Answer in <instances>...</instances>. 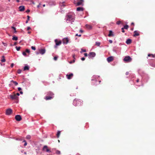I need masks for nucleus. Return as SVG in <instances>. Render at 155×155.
Returning a JSON list of instances; mask_svg holds the SVG:
<instances>
[{"label": "nucleus", "mask_w": 155, "mask_h": 155, "mask_svg": "<svg viewBox=\"0 0 155 155\" xmlns=\"http://www.w3.org/2000/svg\"><path fill=\"white\" fill-rule=\"evenodd\" d=\"M18 91H20L21 90V87H19L18 88Z\"/></svg>", "instance_id": "47"}, {"label": "nucleus", "mask_w": 155, "mask_h": 155, "mask_svg": "<svg viewBox=\"0 0 155 155\" xmlns=\"http://www.w3.org/2000/svg\"><path fill=\"white\" fill-rule=\"evenodd\" d=\"M85 26L86 28L90 30V29H92V27L91 25H89L88 24H86Z\"/></svg>", "instance_id": "17"}, {"label": "nucleus", "mask_w": 155, "mask_h": 155, "mask_svg": "<svg viewBox=\"0 0 155 155\" xmlns=\"http://www.w3.org/2000/svg\"><path fill=\"white\" fill-rule=\"evenodd\" d=\"M134 37H136L137 36H139V34L138 33V32L135 31L134 32Z\"/></svg>", "instance_id": "19"}, {"label": "nucleus", "mask_w": 155, "mask_h": 155, "mask_svg": "<svg viewBox=\"0 0 155 155\" xmlns=\"http://www.w3.org/2000/svg\"><path fill=\"white\" fill-rule=\"evenodd\" d=\"M31 29V28L29 27H28L27 28V30L28 31Z\"/></svg>", "instance_id": "48"}, {"label": "nucleus", "mask_w": 155, "mask_h": 155, "mask_svg": "<svg viewBox=\"0 0 155 155\" xmlns=\"http://www.w3.org/2000/svg\"><path fill=\"white\" fill-rule=\"evenodd\" d=\"M15 119L17 121H20L21 120V118L20 115H17L15 117Z\"/></svg>", "instance_id": "7"}, {"label": "nucleus", "mask_w": 155, "mask_h": 155, "mask_svg": "<svg viewBox=\"0 0 155 155\" xmlns=\"http://www.w3.org/2000/svg\"><path fill=\"white\" fill-rule=\"evenodd\" d=\"M9 96L10 98L12 100H17L18 98V97L16 96L15 94L13 95H10Z\"/></svg>", "instance_id": "5"}, {"label": "nucleus", "mask_w": 155, "mask_h": 155, "mask_svg": "<svg viewBox=\"0 0 155 155\" xmlns=\"http://www.w3.org/2000/svg\"><path fill=\"white\" fill-rule=\"evenodd\" d=\"M82 51L83 52H85L86 51V50H82Z\"/></svg>", "instance_id": "60"}, {"label": "nucleus", "mask_w": 155, "mask_h": 155, "mask_svg": "<svg viewBox=\"0 0 155 155\" xmlns=\"http://www.w3.org/2000/svg\"><path fill=\"white\" fill-rule=\"evenodd\" d=\"M76 36H78L79 37H81V35H78V34H76L75 35Z\"/></svg>", "instance_id": "54"}, {"label": "nucleus", "mask_w": 155, "mask_h": 155, "mask_svg": "<svg viewBox=\"0 0 155 155\" xmlns=\"http://www.w3.org/2000/svg\"><path fill=\"white\" fill-rule=\"evenodd\" d=\"M43 150L46 152H51V151L48 148V147L46 145L44 146L43 147Z\"/></svg>", "instance_id": "6"}, {"label": "nucleus", "mask_w": 155, "mask_h": 155, "mask_svg": "<svg viewBox=\"0 0 155 155\" xmlns=\"http://www.w3.org/2000/svg\"><path fill=\"white\" fill-rule=\"evenodd\" d=\"M56 153L57 154H60L61 152L60 151L58 150H57L56 151Z\"/></svg>", "instance_id": "37"}, {"label": "nucleus", "mask_w": 155, "mask_h": 155, "mask_svg": "<svg viewBox=\"0 0 155 155\" xmlns=\"http://www.w3.org/2000/svg\"><path fill=\"white\" fill-rule=\"evenodd\" d=\"M131 41H132V40L131 39H128L127 40V41H126V43L127 44H129L131 43Z\"/></svg>", "instance_id": "22"}, {"label": "nucleus", "mask_w": 155, "mask_h": 155, "mask_svg": "<svg viewBox=\"0 0 155 155\" xmlns=\"http://www.w3.org/2000/svg\"><path fill=\"white\" fill-rule=\"evenodd\" d=\"M20 93L21 94H22L23 93V92L22 91H20Z\"/></svg>", "instance_id": "63"}, {"label": "nucleus", "mask_w": 155, "mask_h": 155, "mask_svg": "<svg viewBox=\"0 0 155 155\" xmlns=\"http://www.w3.org/2000/svg\"><path fill=\"white\" fill-rule=\"evenodd\" d=\"M114 36V35L113 34L112 31L111 30L110 31L108 35V36L109 37H111V36Z\"/></svg>", "instance_id": "21"}, {"label": "nucleus", "mask_w": 155, "mask_h": 155, "mask_svg": "<svg viewBox=\"0 0 155 155\" xmlns=\"http://www.w3.org/2000/svg\"><path fill=\"white\" fill-rule=\"evenodd\" d=\"M72 16L71 15H67V20L70 21L73 19Z\"/></svg>", "instance_id": "12"}, {"label": "nucleus", "mask_w": 155, "mask_h": 155, "mask_svg": "<svg viewBox=\"0 0 155 155\" xmlns=\"http://www.w3.org/2000/svg\"><path fill=\"white\" fill-rule=\"evenodd\" d=\"M139 81V79H137L136 81L137 82H138Z\"/></svg>", "instance_id": "59"}, {"label": "nucleus", "mask_w": 155, "mask_h": 155, "mask_svg": "<svg viewBox=\"0 0 155 155\" xmlns=\"http://www.w3.org/2000/svg\"><path fill=\"white\" fill-rule=\"evenodd\" d=\"M73 104L75 106H81L83 104V101L80 99H75L74 101Z\"/></svg>", "instance_id": "1"}, {"label": "nucleus", "mask_w": 155, "mask_h": 155, "mask_svg": "<svg viewBox=\"0 0 155 155\" xmlns=\"http://www.w3.org/2000/svg\"><path fill=\"white\" fill-rule=\"evenodd\" d=\"M13 66H14V64L13 63H12L11 64V68H12L13 67Z\"/></svg>", "instance_id": "53"}, {"label": "nucleus", "mask_w": 155, "mask_h": 155, "mask_svg": "<svg viewBox=\"0 0 155 155\" xmlns=\"http://www.w3.org/2000/svg\"><path fill=\"white\" fill-rule=\"evenodd\" d=\"M17 140H21L22 139L21 138H17L16 139Z\"/></svg>", "instance_id": "52"}, {"label": "nucleus", "mask_w": 155, "mask_h": 155, "mask_svg": "<svg viewBox=\"0 0 155 155\" xmlns=\"http://www.w3.org/2000/svg\"><path fill=\"white\" fill-rule=\"evenodd\" d=\"M152 66L153 67H155V65L154 64H152Z\"/></svg>", "instance_id": "61"}, {"label": "nucleus", "mask_w": 155, "mask_h": 155, "mask_svg": "<svg viewBox=\"0 0 155 155\" xmlns=\"http://www.w3.org/2000/svg\"><path fill=\"white\" fill-rule=\"evenodd\" d=\"M84 55L85 57H87V53H85L84 54Z\"/></svg>", "instance_id": "51"}, {"label": "nucleus", "mask_w": 155, "mask_h": 155, "mask_svg": "<svg viewBox=\"0 0 155 155\" xmlns=\"http://www.w3.org/2000/svg\"><path fill=\"white\" fill-rule=\"evenodd\" d=\"M60 134H61V131H58L57 132V136L58 138L59 137Z\"/></svg>", "instance_id": "26"}, {"label": "nucleus", "mask_w": 155, "mask_h": 155, "mask_svg": "<svg viewBox=\"0 0 155 155\" xmlns=\"http://www.w3.org/2000/svg\"><path fill=\"white\" fill-rule=\"evenodd\" d=\"M39 52L40 54H43L45 53V49H41L39 50Z\"/></svg>", "instance_id": "18"}, {"label": "nucleus", "mask_w": 155, "mask_h": 155, "mask_svg": "<svg viewBox=\"0 0 155 155\" xmlns=\"http://www.w3.org/2000/svg\"><path fill=\"white\" fill-rule=\"evenodd\" d=\"M95 53L94 52H90L88 55V58L89 59L92 58L95 56Z\"/></svg>", "instance_id": "4"}, {"label": "nucleus", "mask_w": 155, "mask_h": 155, "mask_svg": "<svg viewBox=\"0 0 155 155\" xmlns=\"http://www.w3.org/2000/svg\"><path fill=\"white\" fill-rule=\"evenodd\" d=\"M83 31H83V30H81H81H80V32L81 33H83Z\"/></svg>", "instance_id": "55"}, {"label": "nucleus", "mask_w": 155, "mask_h": 155, "mask_svg": "<svg viewBox=\"0 0 155 155\" xmlns=\"http://www.w3.org/2000/svg\"><path fill=\"white\" fill-rule=\"evenodd\" d=\"M11 82H13L14 84H15V85L16 86H17V85H18V83L15 81L12 80L11 81Z\"/></svg>", "instance_id": "27"}, {"label": "nucleus", "mask_w": 155, "mask_h": 155, "mask_svg": "<svg viewBox=\"0 0 155 155\" xmlns=\"http://www.w3.org/2000/svg\"><path fill=\"white\" fill-rule=\"evenodd\" d=\"M26 12L28 13V12H30V10L29 9H28L26 11Z\"/></svg>", "instance_id": "56"}, {"label": "nucleus", "mask_w": 155, "mask_h": 155, "mask_svg": "<svg viewBox=\"0 0 155 155\" xmlns=\"http://www.w3.org/2000/svg\"><path fill=\"white\" fill-rule=\"evenodd\" d=\"M22 54L25 56H26V52L25 51L23 52H22Z\"/></svg>", "instance_id": "42"}, {"label": "nucleus", "mask_w": 155, "mask_h": 155, "mask_svg": "<svg viewBox=\"0 0 155 155\" xmlns=\"http://www.w3.org/2000/svg\"><path fill=\"white\" fill-rule=\"evenodd\" d=\"M100 45V42H96L95 43V45L99 46Z\"/></svg>", "instance_id": "33"}, {"label": "nucleus", "mask_w": 155, "mask_h": 155, "mask_svg": "<svg viewBox=\"0 0 155 155\" xmlns=\"http://www.w3.org/2000/svg\"><path fill=\"white\" fill-rule=\"evenodd\" d=\"M52 98H53V97H50L49 96H48V95L46 96L45 97V99L46 100H51V99H52Z\"/></svg>", "instance_id": "16"}, {"label": "nucleus", "mask_w": 155, "mask_h": 155, "mask_svg": "<svg viewBox=\"0 0 155 155\" xmlns=\"http://www.w3.org/2000/svg\"><path fill=\"white\" fill-rule=\"evenodd\" d=\"M27 20H26L25 22L26 23H28V21L29 20V18H30V17L29 15H28L27 16Z\"/></svg>", "instance_id": "32"}, {"label": "nucleus", "mask_w": 155, "mask_h": 155, "mask_svg": "<svg viewBox=\"0 0 155 155\" xmlns=\"http://www.w3.org/2000/svg\"><path fill=\"white\" fill-rule=\"evenodd\" d=\"M85 58L84 57H83V58H81V60H82L83 61H84L85 60Z\"/></svg>", "instance_id": "49"}, {"label": "nucleus", "mask_w": 155, "mask_h": 155, "mask_svg": "<svg viewBox=\"0 0 155 155\" xmlns=\"http://www.w3.org/2000/svg\"><path fill=\"white\" fill-rule=\"evenodd\" d=\"M12 28L14 30V33H16L17 32L16 30V28L15 27L12 26Z\"/></svg>", "instance_id": "34"}, {"label": "nucleus", "mask_w": 155, "mask_h": 155, "mask_svg": "<svg viewBox=\"0 0 155 155\" xmlns=\"http://www.w3.org/2000/svg\"><path fill=\"white\" fill-rule=\"evenodd\" d=\"M58 57L56 56H55L54 57V60L56 61Z\"/></svg>", "instance_id": "44"}, {"label": "nucleus", "mask_w": 155, "mask_h": 155, "mask_svg": "<svg viewBox=\"0 0 155 155\" xmlns=\"http://www.w3.org/2000/svg\"><path fill=\"white\" fill-rule=\"evenodd\" d=\"M109 41L110 43H112L113 42L111 40H109Z\"/></svg>", "instance_id": "50"}, {"label": "nucleus", "mask_w": 155, "mask_h": 155, "mask_svg": "<svg viewBox=\"0 0 155 155\" xmlns=\"http://www.w3.org/2000/svg\"><path fill=\"white\" fill-rule=\"evenodd\" d=\"M31 48L32 50H36V48H35V47H34V46H31Z\"/></svg>", "instance_id": "41"}, {"label": "nucleus", "mask_w": 155, "mask_h": 155, "mask_svg": "<svg viewBox=\"0 0 155 155\" xmlns=\"http://www.w3.org/2000/svg\"><path fill=\"white\" fill-rule=\"evenodd\" d=\"M16 96H18L19 95V93H17L16 94Z\"/></svg>", "instance_id": "57"}, {"label": "nucleus", "mask_w": 155, "mask_h": 155, "mask_svg": "<svg viewBox=\"0 0 155 155\" xmlns=\"http://www.w3.org/2000/svg\"><path fill=\"white\" fill-rule=\"evenodd\" d=\"M23 142H24L25 143L24 144V146H25L27 145V143L26 142V141L25 140H24L23 141Z\"/></svg>", "instance_id": "36"}, {"label": "nucleus", "mask_w": 155, "mask_h": 155, "mask_svg": "<svg viewBox=\"0 0 155 155\" xmlns=\"http://www.w3.org/2000/svg\"><path fill=\"white\" fill-rule=\"evenodd\" d=\"M1 61L2 62H4L5 61V59L4 56H2V58L1 60Z\"/></svg>", "instance_id": "24"}, {"label": "nucleus", "mask_w": 155, "mask_h": 155, "mask_svg": "<svg viewBox=\"0 0 155 155\" xmlns=\"http://www.w3.org/2000/svg\"><path fill=\"white\" fill-rule=\"evenodd\" d=\"M148 56L151 57L152 58H155V54H149L148 55Z\"/></svg>", "instance_id": "25"}, {"label": "nucleus", "mask_w": 155, "mask_h": 155, "mask_svg": "<svg viewBox=\"0 0 155 155\" xmlns=\"http://www.w3.org/2000/svg\"><path fill=\"white\" fill-rule=\"evenodd\" d=\"M2 43L4 46H7V45L6 43H5L4 42H3Z\"/></svg>", "instance_id": "46"}, {"label": "nucleus", "mask_w": 155, "mask_h": 155, "mask_svg": "<svg viewBox=\"0 0 155 155\" xmlns=\"http://www.w3.org/2000/svg\"><path fill=\"white\" fill-rule=\"evenodd\" d=\"M54 94L51 91H48L47 93V95L50 97H53V98L54 97Z\"/></svg>", "instance_id": "11"}, {"label": "nucleus", "mask_w": 155, "mask_h": 155, "mask_svg": "<svg viewBox=\"0 0 155 155\" xmlns=\"http://www.w3.org/2000/svg\"><path fill=\"white\" fill-rule=\"evenodd\" d=\"M124 28H121L122 32L123 33H124L125 32V31L124 30Z\"/></svg>", "instance_id": "45"}, {"label": "nucleus", "mask_w": 155, "mask_h": 155, "mask_svg": "<svg viewBox=\"0 0 155 155\" xmlns=\"http://www.w3.org/2000/svg\"><path fill=\"white\" fill-rule=\"evenodd\" d=\"M83 10L84 8L82 7H79L77 8V11H83Z\"/></svg>", "instance_id": "20"}, {"label": "nucleus", "mask_w": 155, "mask_h": 155, "mask_svg": "<svg viewBox=\"0 0 155 155\" xmlns=\"http://www.w3.org/2000/svg\"><path fill=\"white\" fill-rule=\"evenodd\" d=\"M77 2L76 3H75V4L76 5V6H79L80 5H83V0H78L77 1Z\"/></svg>", "instance_id": "3"}, {"label": "nucleus", "mask_w": 155, "mask_h": 155, "mask_svg": "<svg viewBox=\"0 0 155 155\" xmlns=\"http://www.w3.org/2000/svg\"><path fill=\"white\" fill-rule=\"evenodd\" d=\"M55 42L56 43V46L60 45L61 43V41H58L56 39L55 40Z\"/></svg>", "instance_id": "14"}, {"label": "nucleus", "mask_w": 155, "mask_h": 155, "mask_svg": "<svg viewBox=\"0 0 155 155\" xmlns=\"http://www.w3.org/2000/svg\"><path fill=\"white\" fill-rule=\"evenodd\" d=\"M74 62H75V60L74 59L73 60V61H70V62H69V63L70 64H72V63Z\"/></svg>", "instance_id": "43"}, {"label": "nucleus", "mask_w": 155, "mask_h": 155, "mask_svg": "<svg viewBox=\"0 0 155 155\" xmlns=\"http://www.w3.org/2000/svg\"><path fill=\"white\" fill-rule=\"evenodd\" d=\"M16 48L17 50L18 51L20 50V49L21 48V47H17L16 46Z\"/></svg>", "instance_id": "38"}, {"label": "nucleus", "mask_w": 155, "mask_h": 155, "mask_svg": "<svg viewBox=\"0 0 155 155\" xmlns=\"http://www.w3.org/2000/svg\"><path fill=\"white\" fill-rule=\"evenodd\" d=\"M68 38H64L63 39V42L64 44H67L68 42Z\"/></svg>", "instance_id": "13"}, {"label": "nucleus", "mask_w": 155, "mask_h": 155, "mask_svg": "<svg viewBox=\"0 0 155 155\" xmlns=\"http://www.w3.org/2000/svg\"><path fill=\"white\" fill-rule=\"evenodd\" d=\"M114 60V58L112 56H110L107 58V61L108 62H110Z\"/></svg>", "instance_id": "10"}, {"label": "nucleus", "mask_w": 155, "mask_h": 155, "mask_svg": "<svg viewBox=\"0 0 155 155\" xmlns=\"http://www.w3.org/2000/svg\"><path fill=\"white\" fill-rule=\"evenodd\" d=\"M29 69V67L28 66H25L24 68V71H26V70H28Z\"/></svg>", "instance_id": "23"}, {"label": "nucleus", "mask_w": 155, "mask_h": 155, "mask_svg": "<svg viewBox=\"0 0 155 155\" xmlns=\"http://www.w3.org/2000/svg\"><path fill=\"white\" fill-rule=\"evenodd\" d=\"M131 25H134V23H133V22H132L131 23Z\"/></svg>", "instance_id": "64"}, {"label": "nucleus", "mask_w": 155, "mask_h": 155, "mask_svg": "<svg viewBox=\"0 0 155 155\" xmlns=\"http://www.w3.org/2000/svg\"><path fill=\"white\" fill-rule=\"evenodd\" d=\"M12 112V110L11 109H8L6 110V114L7 115H10Z\"/></svg>", "instance_id": "8"}, {"label": "nucleus", "mask_w": 155, "mask_h": 155, "mask_svg": "<svg viewBox=\"0 0 155 155\" xmlns=\"http://www.w3.org/2000/svg\"><path fill=\"white\" fill-rule=\"evenodd\" d=\"M31 136L30 135H28L26 136V138L27 139L29 140L31 138Z\"/></svg>", "instance_id": "31"}, {"label": "nucleus", "mask_w": 155, "mask_h": 155, "mask_svg": "<svg viewBox=\"0 0 155 155\" xmlns=\"http://www.w3.org/2000/svg\"><path fill=\"white\" fill-rule=\"evenodd\" d=\"M129 28V26L128 25H125L124 26V28L126 29H127Z\"/></svg>", "instance_id": "30"}, {"label": "nucleus", "mask_w": 155, "mask_h": 155, "mask_svg": "<svg viewBox=\"0 0 155 155\" xmlns=\"http://www.w3.org/2000/svg\"><path fill=\"white\" fill-rule=\"evenodd\" d=\"M121 23V22L120 21H118L116 22V24L118 25H119Z\"/></svg>", "instance_id": "35"}, {"label": "nucleus", "mask_w": 155, "mask_h": 155, "mask_svg": "<svg viewBox=\"0 0 155 155\" xmlns=\"http://www.w3.org/2000/svg\"><path fill=\"white\" fill-rule=\"evenodd\" d=\"M21 70L20 69H18L17 71V73L18 74H20L21 72Z\"/></svg>", "instance_id": "39"}, {"label": "nucleus", "mask_w": 155, "mask_h": 155, "mask_svg": "<svg viewBox=\"0 0 155 155\" xmlns=\"http://www.w3.org/2000/svg\"><path fill=\"white\" fill-rule=\"evenodd\" d=\"M18 37L16 36H13V38H12V39L13 40H18Z\"/></svg>", "instance_id": "28"}, {"label": "nucleus", "mask_w": 155, "mask_h": 155, "mask_svg": "<svg viewBox=\"0 0 155 155\" xmlns=\"http://www.w3.org/2000/svg\"><path fill=\"white\" fill-rule=\"evenodd\" d=\"M73 76V74L72 73H71L70 74H67L66 75L67 78L68 79H71Z\"/></svg>", "instance_id": "9"}, {"label": "nucleus", "mask_w": 155, "mask_h": 155, "mask_svg": "<svg viewBox=\"0 0 155 155\" xmlns=\"http://www.w3.org/2000/svg\"><path fill=\"white\" fill-rule=\"evenodd\" d=\"M75 55L74 54L73 55V58H74V60L75 59Z\"/></svg>", "instance_id": "58"}, {"label": "nucleus", "mask_w": 155, "mask_h": 155, "mask_svg": "<svg viewBox=\"0 0 155 155\" xmlns=\"http://www.w3.org/2000/svg\"><path fill=\"white\" fill-rule=\"evenodd\" d=\"M19 9L20 11L22 12L24 10L25 8L24 6H20L19 7Z\"/></svg>", "instance_id": "15"}, {"label": "nucleus", "mask_w": 155, "mask_h": 155, "mask_svg": "<svg viewBox=\"0 0 155 155\" xmlns=\"http://www.w3.org/2000/svg\"><path fill=\"white\" fill-rule=\"evenodd\" d=\"M17 42H15L14 43V45H17Z\"/></svg>", "instance_id": "62"}, {"label": "nucleus", "mask_w": 155, "mask_h": 155, "mask_svg": "<svg viewBox=\"0 0 155 155\" xmlns=\"http://www.w3.org/2000/svg\"><path fill=\"white\" fill-rule=\"evenodd\" d=\"M132 58L129 56L125 57L123 59L124 61L126 63L130 62L132 61Z\"/></svg>", "instance_id": "2"}, {"label": "nucleus", "mask_w": 155, "mask_h": 155, "mask_svg": "<svg viewBox=\"0 0 155 155\" xmlns=\"http://www.w3.org/2000/svg\"><path fill=\"white\" fill-rule=\"evenodd\" d=\"M64 3H65L64 2H61L60 3V5L61 6H65V5L64 4Z\"/></svg>", "instance_id": "29"}, {"label": "nucleus", "mask_w": 155, "mask_h": 155, "mask_svg": "<svg viewBox=\"0 0 155 155\" xmlns=\"http://www.w3.org/2000/svg\"><path fill=\"white\" fill-rule=\"evenodd\" d=\"M25 52H27V53H30V50H29L28 49H26V50H25Z\"/></svg>", "instance_id": "40"}]
</instances>
